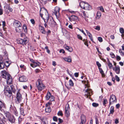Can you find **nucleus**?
I'll list each match as a JSON object with an SVG mask.
<instances>
[{
	"label": "nucleus",
	"mask_w": 124,
	"mask_h": 124,
	"mask_svg": "<svg viewBox=\"0 0 124 124\" xmlns=\"http://www.w3.org/2000/svg\"><path fill=\"white\" fill-rule=\"evenodd\" d=\"M70 109L69 105L68 104H66L65 108V110H69Z\"/></svg>",
	"instance_id": "obj_37"
},
{
	"label": "nucleus",
	"mask_w": 124,
	"mask_h": 124,
	"mask_svg": "<svg viewBox=\"0 0 124 124\" xmlns=\"http://www.w3.org/2000/svg\"><path fill=\"white\" fill-rule=\"evenodd\" d=\"M80 5L81 6V5H84L83 9H86L89 10L91 8V6L89 5V4L87 2L85 1H81L80 3Z\"/></svg>",
	"instance_id": "obj_8"
},
{
	"label": "nucleus",
	"mask_w": 124,
	"mask_h": 124,
	"mask_svg": "<svg viewBox=\"0 0 124 124\" xmlns=\"http://www.w3.org/2000/svg\"><path fill=\"white\" fill-rule=\"evenodd\" d=\"M116 58L117 60L118 61L120 60L121 59V57H120V56L118 55L116 56Z\"/></svg>",
	"instance_id": "obj_55"
},
{
	"label": "nucleus",
	"mask_w": 124,
	"mask_h": 124,
	"mask_svg": "<svg viewBox=\"0 0 124 124\" xmlns=\"http://www.w3.org/2000/svg\"><path fill=\"white\" fill-rule=\"evenodd\" d=\"M82 83L83 84L85 83L86 81H82ZM89 85L87 82L86 84H85V88L84 91L85 92V96L86 98H90V96L93 94L92 90L91 89L88 88Z\"/></svg>",
	"instance_id": "obj_1"
},
{
	"label": "nucleus",
	"mask_w": 124,
	"mask_h": 124,
	"mask_svg": "<svg viewBox=\"0 0 124 124\" xmlns=\"http://www.w3.org/2000/svg\"><path fill=\"white\" fill-rule=\"evenodd\" d=\"M50 99V101H53L54 100V97L53 96H51Z\"/></svg>",
	"instance_id": "obj_51"
},
{
	"label": "nucleus",
	"mask_w": 124,
	"mask_h": 124,
	"mask_svg": "<svg viewBox=\"0 0 124 124\" xmlns=\"http://www.w3.org/2000/svg\"><path fill=\"white\" fill-rule=\"evenodd\" d=\"M108 66L109 69H111L113 67V66L111 63H109L108 64Z\"/></svg>",
	"instance_id": "obj_47"
},
{
	"label": "nucleus",
	"mask_w": 124,
	"mask_h": 124,
	"mask_svg": "<svg viewBox=\"0 0 124 124\" xmlns=\"http://www.w3.org/2000/svg\"><path fill=\"white\" fill-rule=\"evenodd\" d=\"M95 121L96 124H99V121L97 118H95Z\"/></svg>",
	"instance_id": "obj_61"
},
{
	"label": "nucleus",
	"mask_w": 124,
	"mask_h": 124,
	"mask_svg": "<svg viewBox=\"0 0 124 124\" xmlns=\"http://www.w3.org/2000/svg\"><path fill=\"white\" fill-rule=\"evenodd\" d=\"M82 13H83V15L85 17H88V15L85 11H82Z\"/></svg>",
	"instance_id": "obj_36"
},
{
	"label": "nucleus",
	"mask_w": 124,
	"mask_h": 124,
	"mask_svg": "<svg viewBox=\"0 0 124 124\" xmlns=\"http://www.w3.org/2000/svg\"><path fill=\"white\" fill-rule=\"evenodd\" d=\"M2 26L3 27H4L5 26L6 23L5 21H3L2 22Z\"/></svg>",
	"instance_id": "obj_60"
},
{
	"label": "nucleus",
	"mask_w": 124,
	"mask_h": 124,
	"mask_svg": "<svg viewBox=\"0 0 124 124\" xmlns=\"http://www.w3.org/2000/svg\"><path fill=\"white\" fill-rule=\"evenodd\" d=\"M20 113L21 115H23V116H25V114L24 113V110L22 108H20Z\"/></svg>",
	"instance_id": "obj_32"
},
{
	"label": "nucleus",
	"mask_w": 124,
	"mask_h": 124,
	"mask_svg": "<svg viewBox=\"0 0 124 124\" xmlns=\"http://www.w3.org/2000/svg\"><path fill=\"white\" fill-rule=\"evenodd\" d=\"M22 99L21 94L19 92H18L16 93V98L15 99L16 103L17 104L20 103Z\"/></svg>",
	"instance_id": "obj_5"
},
{
	"label": "nucleus",
	"mask_w": 124,
	"mask_h": 124,
	"mask_svg": "<svg viewBox=\"0 0 124 124\" xmlns=\"http://www.w3.org/2000/svg\"><path fill=\"white\" fill-rule=\"evenodd\" d=\"M46 19L44 18H43V19L44 20L45 23H48L50 26L53 27L56 24V23L54 21L52 17L49 18V16L48 13L47 11H46Z\"/></svg>",
	"instance_id": "obj_3"
},
{
	"label": "nucleus",
	"mask_w": 124,
	"mask_h": 124,
	"mask_svg": "<svg viewBox=\"0 0 124 124\" xmlns=\"http://www.w3.org/2000/svg\"><path fill=\"white\" fill-rule=\"evenodd\" d=\"M101 16V13L100 11L97 12L96 18L97 19H99Z\"/></svg>",
	"instance_id": "obj_27"
},
{
	"label": "nucleus",
	"mask_w": 124,
	"mask_h": 124,
	"mask_svg": "<svg viewBox=\"0 0 124 124\" xmlns=\"http://www.w3.org/2000/svg\"><path fill=\"white\" fill-rule=\"evenodd\" d=\"M78 18V17L77 16L74 15H72L70 17H69V20L70 22H72L73 21H75Z\"/></svg>",
	"instance_id": "obj_15"
},
{
	"label": "nucleus",
	"mask_w": 124,
	"mask_h": 124,
	"mask_svg": "<svg viewBox=\"0 0 124 124\" xmlns=\"http://www.w3.org/2000/svg\"><path fill=\"white\" fill-rule=\"evenodd\" d=\"M120 32L122 34L121 36L123 39H124V29L123 28H120L119 29Z\"/></svg>",
	"instance_id": "obj_24"
},
{
	"label": "nucleus",
	"mask_w": 124,
	"mask_h": 124,
	"mask_svg": "<svg viewBox=\"0 0 124 124\" xmlns=\"http://www.w3.org/2000/svg\"><path fill=\"white\" fill-rule=\"evenodd\" d=\"M65 110V115L66 117H69L70 115V113L69 112V110Z\"/></svg>",
	"instance_id": "obj_31"
},
{
	"label": "nucleus",
	"mask_w": 124,
	"mask_h": 124,
	"mask_svg": "<svg viewBox=\"0 0 124 124\" xmlns=\"http://www.w3.org/2000/svg\"><path fill=\"white\" fill-rule=\"evenodd\" d=\"M30 21L32 24H35V22L34 19H31Z\"/></svg>",
	"instance_id": "obj_57"
},
{
	"label": "nucleus",
	"mask_w": 124,
	"mask_h": 124,
	"mask_svg": "<svg viewBox=\"0 0 124 124\" xmlns=\"http://www.w3.org/2000/svg\"><path fill=\"white\" fill-rule=\"evenodd\" d=\"M13 25L15 27H20L22 26L21 23L16 20H15L13 23Z\"/></svg>",
	"instance_id": "obj_12"
},
{
	"label": "nucleus",
	"mask_w": 124,
	"mask_h": 124,
	"mask_svg": "<svg viewBox=\"0 0 124 124\" xmlns=\"http://www.w3.org/2000/svg\"><path fill=\"white\" fill-rule=\"evenodd\" d=\"M19 80L21 82H25L27 80V79L26 77L23 76L19 77Z\"/></svg>",
	"instance_id": "obj_16"
},
{
	"label": "nucleus",
	"mask_w": 124,
	"mask_h": 124,
	"mask_svg": "<svg viewBox=\"0 0 124 124\" xmlns=\"http://www.w3.org/2000/svg\"><path fill=\"white\" fill-rule=\"evenodd\" d=\"M99 71L101 73L102 75H104V72L102 70V69L101 68H99Z\"/></svg>",
	"instance_id": "obj_41"
},
{
	"label": "nucleus",
	"mask_w": 124,
	"mask_h": 124,
	"mask_svg": "<svg viewBox=\"0 0 124 124\" xmlns=\"http://www.w3.org/2000/svg\"><path fill=\"white\" fill-rule=\"evenodd\" d=\"M23 119L20 116H19L18 118L19 124H20L21 122L22 121Z\"/></svg>",
	"instance_id": "obj_49"
},
{
	"label": "nucleus",
	"mask_w": 124,
	"mask_h": 124,
	"mask_svg": "<svg viewBox=\"0 0 124 124\" xmlns=\"http://www.w3.org/2000/svg\"><path fill=\"white\" fill-rule=\"evenodd\" d=\"M108 101L106 99H104L103 102V104L104 106H105V104L108 103Z\"/></svg>",
	"instance_id": "obj_35"
},
{
	"label": "nucleus",
	"mask_w": 124,
	"mask_h": 124,
	"mask_svg": "<svg viewBox=\"0 0 124 124\" xmlns=\"http://www.w3.org/2000/svg\"><path fill=\"white\" fill-rule=\"evenodd\" d=\"M19 27H16V30L17 32H20L21 31V30L19 28Z\"/></svg>",
	"instance_id": "obj_43"
},
{
	"label": "nucleus",
	"mask_w": 124,
	"mask_h": 124,
	"mask_svg": "<svg viewBox=\"0 0 124 124\" xmlns=\"http://www.w3.org/2000/svg\"><path fill=\"white\" fill-rule=\"evenodd\" d=\"M64 60L66 61L70 62H71L72 60L71 58L70 57H65L63 58Z\"/></svg>",
	"instance_id": "obj_26"
},
{
	"label": "nucleus",
	"mask_w": 124,
	"mask_h": 124,
	"mask_svg": "<svg viewBox=\"0 0 124 124\" xmlns=\"http://www.w3.org/2000/svg\"><path fill=\"white\" fill-rule=\"evenodd\" d=\"M74 75L76 77H78V73H75L74 74Z\"/></svg>",
	"instance_id": "obj_64"
},
{
	"label": "nucleus",
	"mask_w": 124,
	"mask_h": 124,
	"mask_svg": "<svg viewBox=\"0 0 124 124\" xmlns=\"http://www.w3.org/2000/svg\"><path fill=\"white\" fill-rule=\"evenodd\" d=\"M1 73L2 77L6 79L7 84H11L12 83V77L10 74L5 70L1 71Z\"/></svg>",
	"instance_id": "obj_2"
},
{
	"label": "nucleus",
	"mask_w": 124,
	"mask_h": 124,
	"mask_svg": "<svg viewBox=\"0 0 124 124\" xmlns=\"http://www.w3.org/2000/svg\"><path fill=\"white\" fill-rule=\"evenodd\" d=\"M39 29L40 31L42 34H45L46 33V32L45 31V29L43 27L39 26Z\"/></svg>",
	"instance_id": "obj_22"
},
{
	"label": "nucleus",
	"mask_w": 124,
	"mask_h": 124,
	"mask_svg": "<svg viewBox=\"0 0 124 124\" xmlns=\"http://www.w3.org/2000/svg\"><path fill=\"white\" fill-rule=\"evenodd\" d=\"M57 117L56 116H54L53 118V120L55 121H57Z\"/></svg>",
	"instance_id": "obj_53"
},
{
	"label": "nucleus",
	"mask_w": 124,
	"mask_h": 124,
	"mask_svg": "<svg viewBox=\"0 0 124 124\" xmlns=\"http://www.w3.org/2000/svg\"><path fill=\"white\" fill-rule=\"evenodd\" d=\"M110 112L109 114H113L114 112V108L113 106H111L110 109Z\"/></svg>",
	"instance_id": "obj_30"
},
{
	"label": "nucleus",
	"mask_w": 124,
	"mask_h": 124,
	"mask_svg": "<svg viewBox=\"0 0 124 124\" xmlns=\"http://www.w3.org/2000/svg\"><path fill=\"white\" fill-rule=\"evenodd\" d=\"M8 121L11 123H14L15 122V117L13 116H11L8 119Z\"/></svg>",
	"instance_id": "obj_19"
},
{
	"label": "nucleus",
	"mask_w": 124,
	"mask_h": 124,
	"mask_svg": "<svg viewBox=\"0 0 124 124\" xmlns=\"http://www.w3.org/2000/svg\"><path fill=\"white\" fill-rule=\"evenodd\" d=\"M98 39L99 41L100 42H101L103 41V40L102 38L100 37H98Z\"/></svg>",
	"instance_id": "obj_52"
},
{
	"label": "nucleus",
	"mask_w": 124,
	"mask_h": 124,
	"mask_svg": "<svg viewBox=\"0 0 124 124\" xmlns=\"http://www.w3.org/2000/svg\"><path fill=\"white\" fill-rule=\"evenodd\" d=\"M5 108V104L2 101H0V110L1 111H3Z\"/></svg>",
	"instance_id": "obj_13"
},
{
	"label": "nucleus",
	"mask_w": 124,
	"mask_h": 124,
	"mask_svg": "<svg viewBox=\"0 0 124 124\" xmlns=\"http://www.w3.org/2000/svg\"><path fill=\"white\" fill-rule=\"evenodd\" d=\"M58 120L59 123H61L63 122V120L60 118H59Z\"/></svg>",
	"instance_id": "obj_58"
},
{
	"label": "nucleus",
	"mask_w": 124,
	"mask_h": 124,
	"mask_svg": "<svg viewBox=\"0 0 124 124\" xmlns=\"http://www.w3.org/2000/svg\"><path fill=\"white\" fill-rule=\"evenodd\" d=\"M48 104H46V107L45 109V110L46 112H50L51 111V109L50 107L48 106Z\"/></svg>",
	"instance_id": "obj_21"
},
{
	"label": "nucleus",
	"mask_w": 124,
	"mask_h": 124,
	"mask_svg": "<svg viewBox=\"0 0 124 124\" xmlns=\"http://www.w3.org/2000/svg\"><path fill=\"white\" fill-rule=\"evenodd\" d=\"M20 36L21 37H23L25 36V34L24 33H21L20 34Z\"/></svg>",
	"instance_id": "obj_63"
},
{
	"label": "nucleus",
	"mask_w": 124,
	"mask_h": 124,
	"mask_svg": "<svg viewBox=\"0 0 124 124\" xmlns=\"http://www.w3.org/2000/svg\"><path fill=\"white\" fill-rule=\"evenodd\" d=\"M113 70L117 74H119L120 72V68L119 66H116L113 68Z\"/></svg>",
	"instance_id": "obj_14"
},
{
	"label": "nucleus",
	"mask_w": 124,
	"mask_h": 124,
	"mask_svg": "<svg viewBox=\"0 0 124 124\" xmlns=\"http://www.w3.org/2000/svg\"><path fill=\"white\" fill-rule=\"evenodd\" d=\"M45 49L47 50V52L48 53H50V51L48 49V48L47 46H46L45 47Z\"/></svg>",
	"instance_id": "obj_45"
},
{
	"label": "nucleus",
	"mask_w": 124,
	"mask_h": 124,
	"mask_svg": "<svg viewBox=\"0 0 124 124\" xmlns=\"http://www.w3.org/2000/svg\"><path fill=\"white\" fill-rule=\"evenodd\" d=\"M9 87L7 86L4 90V93L8 97H10L12 95L11 91L9 89Z\"/></svg>",
	"instance_id": "obj_7"
},
{
	"label": "nucleus",
	"mask_w": 124,
	"mask_h": 124,
	"mask_svg": "<svg viewBox=\"0 0 124 124\" xmlns=\"http://www.w3.org/2000/svg\"><path fill=\"white\" fill-rule=\"evenodd\" d=\"M69 85L71 86H73L74 85V83L70 79L69 81Z\"/></svg>",
	"instance_id": "obj_34"
},
{
	"label": "nucleus",
	"mask_w": 124,
	"mask_h": 124,
	"mask_svg": "<svg viewBox=\"0 0 124 124\" xmlns=\"http://www.w3.org/2000/svg\"><path fill=\"white\" fill-rule=\"evenodd\" d=\"M59 8L58 7H56L55 8L53 12L57 17H59Z\"/></svg>",
	"instance_id": "obj_11"
},
{
	"label": "nucleus",
	"mask_w": 124,
	"mask_h": 124,
	"mask_svg": "<svg viewBox=\"0 0 124 124\" xmlns=\"http://www.w3.org/2000/svg\"><path fill=\"white\" fill-rule=\"evenodd\" d=\"M77 37L79 39H80L81 40H82V37L79 35H77Z\"/></svg>",
	"instance_id": "obj_54"
},
{
	"label": "nucleus",
	"mask_w": 124,
	"mask_h": 124,
	"mask_svg": "<svg viewBox=\"0 0 124 124\" xmlns=\"http://www.w3.org/2000/svg\"><path fill=\"white\" fill-rule=\"evenodd\" d=\"M88 41H87V40L86 39V41L85 42L84 44L85 45H86L87 47L88 46V45L87 43Z\"/></svg>",
	"instance_id": "obj_59"
},
{
	"label": "nucleus",
	"mask_w": 124,
	"mask_h": 124,
	"mask_svg": "<svg viewBox=\"0 0 124 124\" xmlns=\"http://www.w3.org/2000/svg\"><path fill=\"white\" fill-rule=\"evenodd\" d=\"M23 28L25 32L27 33V25L25 24H24L23 26Z\"/></svg>",
	"instance_id": "obj_28"
},
{
	"label": "nucleus",
	"mask_w": 124,
	"mask_h": 124,
	"mask_svg": "<svg viewBox=\"0 0 124 124\" xmlns=\"http://www.w3.org/2000/svg\"><path fill=\"white\" fill-rule=\"evenodd\" d=\"M81 122L85 123L86 121L85 116L84 115H82L81 116Z\"/></svg>",
	"instance_id": "obj_25"
},
{
	"label": "nucleus",
	"mask_w": 124,
	"mask_h": 124,
	"mask_svg": "<svg viewBox=\"0 0 124 124\" xmlns=\"http://www.w3.org/2000/svg\"><path fill=\"white\" fill-rule=\"evenodd\" d=\"M57 115L58 116H62L63 115L62 112L61 111H59L57 113Z\"/></svg>",
	"instance_id": "obj_38"
},
{
	"label": "nucleus",
	"mask_w": 124,
	"mask_h": 124,
	"mask_svg": "<svg viewBox=\"0 0 124 124\" xmlns=\"http://www.w3.org/2000/svg\"><path fill=\"white\" fill-rule=\"evenodd\" d=\"M27 38H24L23 39H19L17 40L18 44H20L22 45H26L27 43Z\"/></svg>",
	"instance_id": "obj_9"
},
{
	"label": "nucleus",
	"mask_w": 124,
	"mask_h": 124,
	"mask_svg": "<svg viewBox=\"0 0 124 124\" xmlns=\"http://www.w3.org/2000/svg\"><path fill=\"white\" fill-rule=\"evenodd\" d=\"M36 86L38 89L40 91L44 89L46 87V86L44 85L42 80L40 79H38L36 82Z\"/></svg>",
	"instance_id": "obj_4"
},
{
	"label": "nucleus",
	"mask_w": 124,
	"mask_h": 124,
	"mask_svg": "<svg viewBox=\"0 0 124 124\" xmlns=\"http://www.w3.org/2000/svg\"><path fill=\"white\" fill-rule=\"evenodd\" d=\"M51 96V93L49 91H48L45 97L46 100H49Z\"/></svg>",
	"instance_id": "obj_20"
},
{
	"label": "nucleus",
	"mask_w": 124,
	"mask_h": 124,
	"mask_svg": "<svg viewBox=\"0 0 124 124\" xmlns=\"http://www.w3.org/2000/svg\"><path fill=\"white\" fill-rule=\"evenodd\" d=\"M115 77L116 80L118 82H119L120 80L119 78L117 75H116Z\"/></svg>",
	"instance_id": "obj_46"
},
{
	"label": "nucleus",
	"mask_w": 124,
	"mask_h": 124,
	"mask_svg": "<svg viewBox=\"0 0 124 124\" xmlns=\"http://www.w3.org/2000/svg\"><path fill=\"white\" fill-rule=\"evenodd\" d=\"M59 52L60 53H62L63 54H64L65 53V51L64 50L62 49H61L60 50Z\"/></svg>",
	"instance_id": "obj_56"
},
{
	"label": "nucleus",
	"mask_w": 124,
	"mask_h": 124,
	"mask_svg": "<svg viewBox=\"0 0 124 124\" xmlns=\"http://www.w3.org/2000/svg\"><path fill=\"white\" fill-rule=\"evenodd\" d=\"M92 106L94 107H96L98 106L99 104L98 103H93L92 104Z\"/></svg>",
	"instance_id": "obj_42"
},
{
	"label": "nucleus",
	"mask_w": 124,
	"mask_h": 124,
	"mask_svg": "<svg viewBox=\"0 0 124 124\" xmlns=\"http://www.w3.org/2000/svg\"><path fill=\"white\" fill-rule=\"evenodd\" d=\"M69 12L72 14H75L76 12L74 11L69 10Z\"/></svg>",
	"instance_id": "obj_62"
},
{
	"label": "nucleus",
	"mask_w": 124,
	"mask_h": 124,
	"mask_svg": "<svg viewBox=\"0 0 124 124\" xmlns=\"http://www.w3.org/2000/svg\"><path fill=\"white\" fill-rule=\"evenodd\" d=\"M87 34L91 40L92 42H93V40L92 38V36L91 34L89 32V33H88Z\"/></svg>",
	"instance_id": "obj_33"
},
{
	"label": "nucleus",
	"mask_w": 124,
	"mask_h": 124,
	"mask_svg": "<svg viewBox=\"0 0 124 124\" xmlns=\"http://www.w3.org/2000/svg\"><path fill=\"white\" fill-rule=\"evenodd\" d=\"M117 100L116 96L114 95H111L110 98L109 107L110 105L115 102H116Z\"/></svg>",
	"instance_id": "obj_6"
},
{
	"label": "nucleus",
	"mask_w": 124,
	"mask_h": 124,
	"mask_svg": "<svg viewBox=\"0 0 124 124\" xmlns=\"http://www.w3.org/2000/svg\"><path fill=\"white\" fill-rule=\"evenodd\" d=\"M4 8L6 11H7V10L8 9L10 12H11L12 11L13 9L10 7L9 5L7 4L5 6H4Z\"/></svg>",
	"instance_id": "obj_18"
},
{
	"label": "nucleus",
	"mask_w": 124,
	"mask_h": 124,
	"mask_svg": "<svg viewBox=\"0 0 124 124\" xmlns=\"http://www.w3.org/2000/svg\"><path fill=\"white\" fill-rule=\"evenodd\" d=\"M41 64L39 62L35 61L34 63L30 64V66L33 68H34L36 67L39 66Z\"/></svg>",
	"instance_id": "obj_17"
},
{
	"label": "nucleus",
	"mask_w": 124,
	"mask_h": 124,
	"mask_svg": "<svg viewBox=\"0 0 124 124\" xmlns=\"http://www.w3.org/2000/svg\"><path fill=\"white\" fill-rule=\"evenodd\" d=\"M5 116L8 118V119L11 116L10 113L8 112H6L5 114Z\"/></svg>",
	"instance_id": "obj_29"
},
{
	"label": "nucleus",
	"mask_w": 124,
	"mask_h": 124,
	"mask_svg": "<svg viewBox=\"0 0 124 124\" xmlns=\"http://www.w3.org/2000/svg\"><path fill=\"white\" fill-rule=\"evenodd\" d=\"M96 64L97 66H98V68H100L101 66V64L99 63L98 62H96Z\"/></svg>",
	"instance_id": "obj_50"
},
{
	"label": "nucleus",
	"mask_w": 124,
	"mask_h": 124,
	"mask_svg": "<svg viewBox=\"0 0 124 124\" xmlns=\"http://www.w3.org/2000/svg\"><path fill=\"white\" fill-rule=\"evenodd\" d=\"M1 57V55L0 54V69H3L5 67V66L7 67H8L9 66V64H8L7 65L6 64H4V63L1 62L2 59L1 58H0V57Z\"/></svg>",
	"instance_id": "obj_10"
},
{
	"label": "nucleus",
	"mask_w": 124,
	"mask_h": 124,
	"mask_svg": "<svg viewBox=\"0 0 124 124\" xmlns=\"http://www.w3.org/2000/svg\"><path fill=\"white\" fill-rule=\"evenodd\" d=\"M99 10L103 12H104V9L102 6H100L99 7Z\"/></svg>",
	"instance_id": "obj_39"
},
{
	"label": "nucleus",
	"mask_w": 124,
	"mask_h": 124,
	"mask_svg": "<svg viewBox=\"0 0 124 124\" xmlns=\"http://www.w3.org/2000/svg\"><path fill=\"white\" fill-rule=\"evenodd\" d=\"M94 28L98 31H99L100 29V27L98 25L96 26Z\"/></svg>",
	"instance_id": "obj_40"
},
{
	"label": "nucleus",
	"mask_w": 124,
	"mask_h": 124,
	"mask_svg": "<svg viewBox=\"0 0 124 124\" xmlns=\"http://www.w3.org/2000/svg\"><path fill=\"white\" fill-rule=\"evenodd\" d=\"M64 46L65 48L69 51L71 52L72 51L73 49L71 47H69L66 45H64Z\"/></svg>",
	"instance_id": "obj_23"
},
{
	"label": "nucleus",
	"mask_w": 124,
	"mask_h": 124,
	"mask_svg": "<svg viewBox=\"0 0 124 124\" xmlns=\"http://www.w3.org/2000/svg\"><path fill=\"white\" fill-rule=\"evenodd\" d=\"M11 88V90L12 91L13 93H15V89L13 85H11L10 86Z\"/></svg>",
	"instance_id": "obj_44"
},
{
	"label": "nucleus",
	"mask_w": 124,
	"mask_h": 124,
	"mask_svg": "<svg viewBox=\"0 0 124 124\" xmlns=\"http://www.w3.org/2000/svg\"><path fill=\"white\" fill-rule=\"evenodd\" d=\"M110 55L111 56V57L112 58H114L115 57V56L114 54V53L112 52H111L110 53Z\"/></svg>",
	"instance_id": "obj_48"
}]
</instances>
